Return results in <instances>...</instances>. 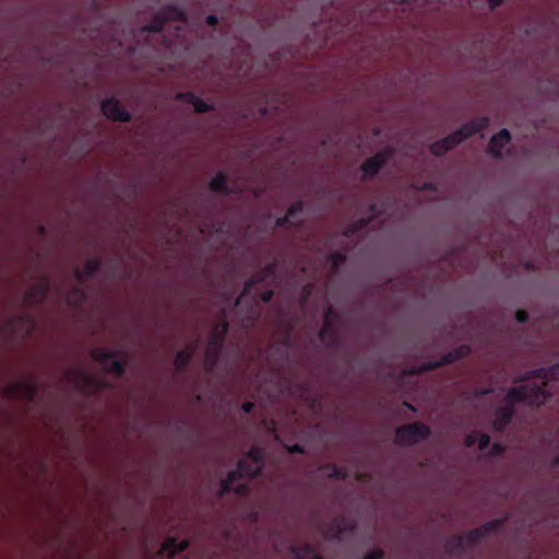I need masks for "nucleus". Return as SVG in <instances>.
<instances>
[{
	"label": "nucleus",
	"mask_w": 559,
	"mask_h": 559,
	"mask_svg": "<svg viewBox=\"0 0 559 559\" xmlns=\"http://www.w3.org/2000/svg\"><path fill=\"white\" fill-rule=\"evenodd\" d=\"M228 329L229 324L226 320V311L223 310L218 322H216L213 328L205 348V368L209 371H212L219 360Z\"/></svg>",
	"instance_id": "obj_3"
},
{
	"label": "nucleus",
	"mask_w": 559,
	"mask_h": 559,
	"mask_svg": "<svg viewBox=\"0 0 559 559\" xmlns=\"http://www.w3.org/2000/svg\"><path fill=\"white\" fill-rule=\"evenodd\" d=\"M459 360L460 359H459V356L456 355V352H454L452 349L449 353H447L445 355H443L438 360H431V361L424 362V364H421L419 366L412 367L407 371V373L412 374V376H417V374H420V373H424V372H427V371L436 370V369L441 368V367L447 366V365H451V364L456 362Z\"/></svg>",
	"instance_id": "obj_9"
},
{
	"label": "nucleus",
	"mask_w": 559,
	"mask_h": 559,
	"mask_svg": "<svg viewBox=\"0 0 559 559\" xmlns=\"http://www.w3.org/2000/svg\"><path fill=\"white\" fill-rule=\"evenodd\" d=\"M176 99L188 104H192L195 112L198 114H205L214 109V106L212 104L204 102L203 99L199 98L193 92L190 91L179 92L176 95Z\"/></svg>",
	"instance_id": "obj_15"
},
{
	"label": "nucleus",
	"mask_w": 559,
	"mask_h": 559,
	"mask_svg": "<svg viewBox=\"0 0 559 559\" xmlns=\"http://www.w3.org/2000/svg\"><path fill=\"white\" fill-rule=\"evenodd\" d=\"M551 466L552 467H558L559 466V454L556 455L552 461H551Z\"/></svg>",
	"instance_id": "obj_49"
},
{
	"label": "nucleus",
	"mask_w": 559,
	"mask_h": 559,
	"mask_svg": "<svg viewBox=\"0 0 559 559\" xmlns=\"http://www.w3.org/2000/svg\"><path fill=\"white\" fill-rule=\"evenodd\" d=\"M442 141L445 143L447 146H449V151L453 147L457 146L460 143H462L459 133L456 131L452 132L451 134L444 136Z\"/></svg>",
	"instance_id": "obj_33"
},
{
	"label": "nucleus",
	"mask_w": 559,
	"mask_h": 559,
	"mask_svg": "<svg viewBox=\"0 0 559 559\" xmlns=\"http://www.w3.org/2000/svg\"><path fill=\"white\" fill-rule=\"evenodd\" d=\"M503 524L502 520H492L485 523L483 526L478 527L481 530L483 536L485 537L487 534L498 530Z\"/></svg>",
	"instance_id": "obj_31"
},
{
	"label": "nucleus",
	"mask_w": 559,
	"mask_h": 559,
	"mask_svg": "<svg viewBox=\"0 0 559 559\" xmlns=\"http://www.w3.org/2000/svg\"><path fill=\"white\" fill-rule=\"evenodd\" d=\"M118 355L119 352L117 350L95 348L91 356L93 360L104 367L106 372L122 377L127 369V361L124 359H116Z\"/></svg>",
	"instance_id": "obj_6"
},
{
	"label": "nucleus",
	"mask_w": 559,
	"mask_h": 559,
	"mask_svg": "<svg viewBox=\"0 0 559 559\" xmlns=\"http://www.w3.org/2000/svg\"><path fill=\"white\" fill-rule=\"evenodd\" d=\"M102 264L99 258H92L86 261L83 269H75L74 275L79 282L83 283L85 280L93 277L100 270Z\"/></svg>",
	"instance_id": "obj_16"
},
{
	"label": "nucleus",
	"mask_w": 559,
	"mask_h": 559,
	"mask_svg": "<svg viewBox=\"0 0 559 559\" xmlns=\"http://www.w3.org/2000/svg\"><path fill=\"white\" fill-rule=\"evenodd\" d=\"M262 115H266V108L262 109Z\"/></svg>",
	"instance_id": "obj_54"
},
{
	"label": "nucleus",
	"mask_w": 559,
	"mask_h": 559,
	"mask_svg": "<svg viewBox=\"0 0 559 559\" xmlns=\"http://www.w3.org/2000/svg\"><path fill=\"white\" fill-rule=\"evenodd\" d=\"M273 296H274V292L271 290V289H267V290H264V292L261 293L260 299L264 304H269L272 300Z\"/></svg>",
	"instance_id": "obj_43"
},
{
	"label": "nucleus",
	"mask_w": 559,
	"mask_h": 559,
	"mask_svg": "<svg viewBox=\"0 0 559 559\" xmlns=\"http://www.w3.org/2000/svg\"><path fill=\"white\" fill-rule=\"evenodd\" d=\"M461 536L464 537L465 548L476 545L480 539L484 538L481 530H479L478 527L472 528L465 535Z\"/></svg>",
	"instance_id": "obj_26"
},
{
	"label": "nucleus",
	"mask_w": 559,
	"mask_h": 559,
	"mask_svg": "<svg viewBox=\"0 0 559 559\" xmlns=\"http://www.w3.org/2000/svg\"><path fill=\"white\" fill-rule=\"evenodd\" d=\"M329 260L334 269H338L346 261V255L343 252L335 251L329 255Z\"/></svg>",
	"instance_id": "obj_32"
},
{
	"label": "nucleus",
	"mask_w": 559,
	"mask_h": 559,
	"mask_svg": "<svg viewBox=\"0 0 559 559\" xmlns=\"http://www.w3.org/2000/svg\"><path fill=\"white\" fill-rule=\"evenodd\" d=\"M532 378L543 380L542 384H524L513 386L508 391L506 401L507 404L500 406L496 411V418L492 423V428L497 432H503L514 416L513 402L526 403L532 406H539L545 404L550 399V393L547 390V382L549 380H559V364L550 368H538L530 370L521 376L515 382L527 381Z\"/></svg>",
	"instance_id": "obj_1"
},
{
	"label": "nucleus",
	"mask_w": 559,
	"mask_h": 559,
	"mask_svg": "<svg viewBox=\"0 0 559 559\" xmlns=\"http://www.w3.org/2000/svg\"><path fill=\"white\" fill-rule=\"evenodd\" d=\"M313 559H322V557L318 554L313 555Z\"/></svg>",
	"instance_id": "obj_53"
},
{
	"label": "nucleus",
	"mask_w": 559,
	"mask_h": 559,
	"mask_svg": "<svg viewBox=\"0 0 559 559\" xmlns=\"http://www.w3.org/2000/svg\"><path fill=\"white\" fill-rule=\"evenodd\" d=\"M356 524L345 516L334 518L326 526L325 537L333 540H340L347 532H353Z\"/></svg>",
	"instance_id": "obj_10"
},
{
	"label": "nucleus",
	"mask_w": 559,
	"mask_h": 559,
	"mask_svg": "<svg viewBox=\"0 0 559 559\" xmlns=\"http://www.w3.org/2000/svg\"><path fill=\"white\" fill-rule=\"evenodd\" d=\"M265 463L264 451L260 448H252L245 457L237 463V468L230 471L222 481L221 495L230 491L239 496H247L250 492V486L247 483L236 485L243 477L254 478L262 474Z\"/></svg>",
	"instance_id": "obj_2"
},
{
	"label": "nucleus",
	"mask_w": 559,
	"mask_h": 559,
	"mask_svg": "<svg viewBox=\"0 0 559 559\" xmlns=\"http://www.w3.org/2000/svg\"><path fill=\"white\" fill-rule=\"evenodd\" d=\"M445 549L449 554L461 552L465 549L464 537L462 536H451L445 542Z\"/></svg>",
	"instance_id": "obj_24"
},
{
	"label": "nucleus",
	"mask_w": 559,
	"mask_h": 559,
	"mask_svg": "<svg viewBox=\"0 0 559 559\" xmlns=\"http://www.w3.org/2000/svg\"><path fill=\"white\" fill-rule=\"evenodd\" d=\"M489 126L488 117H479L469 122L464 123L461 128L456 130L461 141L463 142L466 139H469L474 134L485 130Z\"/></svg>",
	"instance_id": "obj_12"
},
{
	"label": "nucleus",
	"mask_w": 559,
	"mask_h": 559,
	"mask_svg": "<svg viewBox=\"0 0 559 559\" xmlns=\"http://www.w3.org/2000/svg\"><path fill=\"white\" fill-rule=\"evenodd\" d=\"M195 344H188L186 348L179 350L175 357V367L179 372H183L187 370L194 353H195Z\"/></svg>",
	"instance_id": "obj_19"
},
{
	"label": "nucleus",
	"mask_w": 559,
	"mask_h": 559,
	"mask_svg": "<svg viewBox=\"0 0 559 559\" xmlns=\"http://www.w3.org/2000/svg\"><path fill=\"white\" fill-rule=\"evenodd\" d=\"M370 221H371V218H360L358 221L353 222L346 228L345 235L348 236V237L356 235L357 233H359L362 229H365L369 225Z\"/></svg>",
	"instance_id": "obj_27"
},
{
	"label": "nucleus",
	"mask_w": 559,
	"mask_h": 559,
	"mask_svg": "<svg viewBox=\"0 0 559 559\" xmlns=\"http://www.w3.org/2000/svg\"><path fill=\"white\" fill-rule=\"evenodd\" d=\"M276 227H290V228H300L302 226V221L294 222L288 214L276 218L275 221Z\"/></svg>",
	"instance_id": "obj_28"
},
{
	"label": "nucleus",
	"mask_w": 559,
	"mask_h": 559,
	"mask_svg": "<svg viewBox=\"0 0 559 559\" xmlns=\"http://www.w3.org/2000/svg\"><path fill=\"white\" fill-rule=\"evenodd\" d=\"M292 551L296 556L297 559H305L306 557L312 555L313 549L310 545L306 544L302 547H297V546L292 547Z\"/></svg>",
	"instance_id": "obj_30"
},
{
	"label": "nucleus",
	"mask_w": 559,
	"mask_h": 559,
	"mask_svg": "<svg viewBox=\"0 0 559 559\" xmlns=\"http://www.w3.org/2000/svg\"><path fill=\"white\" fill-rule=\"evenodd\" d=\"M305 289H306V296H305L304 302H306V300H307V298H308L309 294L311 293V286H310V285H307V286L305 287Z\"/></svg>",
	"instance_id": "obj_50"
},
{
	"label": "nucleus",
	"mask_w": 559,
	"mask_h": 559,
	"mask_svg": "<svg viewBox=\"0 0 559 559\" xmlns=\"http://www.w3.org/2000/svg\"><path fill=\"white\" fill-rule=\"evenodd\" d=\"M453 350L456 352V355L459 356V359L461 360L471 354V346L463 344V345H460V346L453 348Z\"/></svg>",
	"instance_id": "obj_36"
},
{
	"label": "nucleus",
	"mask_w": 559,
	"mask_h": 559,
	"mask_svg": "<svg viewBox=\"0 0 559 559\" xmlns=\"http://www.w3.org/2000/svg\"><path fill=\"white\" fill-rule=\"evenodd\" d=\"M254 408L253 402H245L241 406V409L245 414H250Z\"/></svg>",
	"instance_id": "obj_45"
},
{
	"label": "nucleus",
	"mask_w": 559,
	"mask_h": 559,
	"mask_svg": "<svg viewBox=\"0 0 559 559\" xmlns=\"http://www.w3.org/2000/svg\"><path fill=\"white\" fill-rule=\"evenodd\" d=\"M506 452V447L502 443L495 442L491 445L490 454L493 456L502 455Z\"/></svg>",
	"instance_id": "obj_38"
},
{
	"label": "nucleus",
	"mask_w": 559,
	"mask_h": 559,
	"mask_svg": "<svg viewBox=\"0 0 559 559\" xmlns=\"http://www.w3.org/2000/svg\"><path fill=\"white\" fill-rule=\"evenodd\" d=\"M321 469L329 473V478L345 480L348 477V472L344 467L337 466L335 463H326Z\"/></svg>",
	"instance_id": "obj_23"
},
{
	"label": "nucleus",
	"mask_w": 559,
	"mask_h": 559,
	"mask_svg": "<svg viewBox=\"0 0 559 559\" xmlns=\"http://www.w3.org/2000/svg\"><path fill=\"white\" fill-rule=\"evenodd\" d=\"M228 177L225 173H217L210 181L209 189L213 192L223 193L225 195L231 194L234 191L228 187Z\"/></svg>",
	"instance_id": "obj_20"
},
{
	"label": "nucleus",
	"mask_w": 559,
	"mask_h": 559,
	"mask_svg": "<svg viewBox=\"0 0 559 559\" xmlns=\"http://www.w3.org/2000/svg\"><path fill=\"white\" fill-rule=\"evenodd\" d=\"M318 337L328 348L338 347V324L331 323L330 321H323L322 328L318 333Z\"/></svg>",
	"instance_id": "obj_11"
},
{
	"label": "nucleus",
	"mask_w": 559,
	"mask_h": 559,
	"mask_svg": "<svg viewBox=\"0 0 559 559\" xmlns=\"http://www.w3.org/2000/svg\"><path fill=\"white\" fill-rule=\"evenodd\" d=\"M305 210V203L302 201H297L295 203H293L288 210H287V214L289 215V217L293 219L297 214H300L302 213Z\"/></svg>",
	"instance_id": "obj_35"
},
{
	"label": "nucleus",
	"mask_w": 559,
	"mask_h": 559,
	"mask_svg": "<svg viewBox=\"0 0 559 559\" xmlns=\"http://www.w3.org/2000/svg\"><path fill=\"white\" fill-rule=\"evenodd\" d=\"M100 109L104 116L112 121L129 122L131 114L121 106L117 97H107L100 104Z\"/></svg>",
	"instance_id": "obj_8"
},
{
	"label": "nucleus",
	"mask_w": 559,
	"mask_h": 559,
	"mask_svg": "<svg viewBox=\"0 0 559 559\" xmlns=\"http://www.w3.org/2000/svg\"><path fill=\"white\" fill-rule=\"evenodd\" d=\"M78 377L83 382V386L85 389H102L110 386L108 382L97 380L83 371H78Z\"/></svg>",
	"instance_id": "obj_22"
},
{
	"label": "nucleus",
	"mask_w": 559,
	"mask_h": 559,
	"mask_svg": "<svg viewBox=\"0 0 559 559\" xmlns=\"http://www.w3.org/2000/svg\"><path fill=\"white\" fill-rule=\"evenodd\" d=\"M290 454H304L306 452L305 448L301 444H293L287 448Z\"/></svg>",
	"instance_id": "obj_42"
},
{
	"label": "nucleus",
	"mask_w": 559,
	"mask_h": 559,
	"mask_svg": "<svg viewBox=\"0 0 559 559\" xmlns=\"http://www.w3.org/2000/svg\"><path fill=\"white\" fill-rule=\"evenodd\" d=\"M388 158L389 154L386 152H379L367 158L361 165L364 175L367 177H374L385 165Z\"/></svg>",
	"instance_id": "obj_14"
},
{
	"label": "nucleus",
	"mask_w": 559,
	"mask_h": 559,
	"mask_svg": "<svg viewBox=\"0 0 559 559\" xmlns=\"http://www.w3.org/2000/svg\"><path fill=\"white\" fill-rule=\"evenodd\" d=\"M323 321H330L331 323L338 324L341 321V314L333 307H328Z\"/></svg>",
	"instance_id": "obj_34"
},
{
	"label": "nucleus",
	"mask_w": 559,
	"mask_h": 559,
	"mask_svg": "<svg viewBox=\"0 0 559 559\" xmlns=\"http://www.w3.org/2000/svg\"><path fill=\"white\" fill-rule=\"evenodd\" d=\"M269 278L266 275L262 272V270H259L255 272L250 278H248L245 282L243 288L240 293V295L236 299V306H238L242 299L248 297L251 294V290L253 287L258 284H264Z\"/></svg>",
	"instance_id": "obj_17"
},
{
	"label": "nucleus",
	"mask_w": 559,
	"mask_h": 559,
	"mask_svg": "<svg viewBox=\"0 0 559 559\" xmlns=\"http://www.w3.org/2000/svg\"><path fill=\"white\" fill-rule=\"evenodd\" d=\"M403 406H405L407 409H409L413 413L417 412V408L409 402H406V401L403 402Z\"/></svg>",
	"instance_id": "obj_48"
},
{
	"label": "nucleus",
	"mask_w": 559,
	"mask_h": 559,
	"mask_svg": "<svg viewBox=\"0 0 559 559\" xmlns=\"http://www.w3.org/2000/svg\"><path fill=\"white\" fill-rule=\"evenodd\" d=\"M189 546L190 542L188 539L178 540L175 537H169L164 542L162 546V552L168 555L170 558H174L177 554L188 549Z\"/></svg>",
	"instance_id": "obj_18"
},
{
	"label": "nucleus",
	"mask_w": 559,
	"mask_h": 559,
	"mask_svg": "<svg viewBox=\"0 0 559 559\" xmlns=\"http://www.w3.org/2000/svg\"><path fill=\"white\" fill-rule=\"evenodd\" d=\"M430 435L431 429L428 425L415 421L397 427L395 430V441L400 445H412L426 440Z\"/></svg>",
	"instance_id": "obj_5"
},
{
	"label": "nucleus",
	"mask_w": 559,
	"mask_h": 559,
	"mask_svg": "<svg viewBox=\"0 0 559 559\" xmlns=\"http://www.w3.org/2000/svg\"><path fill=\"white\" fill-rule=\"evenodd\" d=\"M364 559H367V557L365 556V558H364Z\"/></svg>",
	"instance_id": "obj_55"
},
{
	"label": "nucleus",
	"mask_w": 559,
	"mask_h": 559,
	"mask_svg": "<svg viewBox=\"0 0 559 559\" xmlns=\"http://www.w3.org/2000/svg\"><path fill=\"white\" fill-rule=\"evenodd\" d=\"M503 0H488L489 7L491 10L497 9L502 4Z\"/></svg>",
	"instance_id": "obj_46"
},
{
	"label": "nucleus",
	"mask_w": 559,
	"mask_h": 559,
	"mask_svg": "<svg viewBox=\"0 0 559 559\" xmlns=\"http://www.w3.org/2000/svg\"><path fill=\"white\" fill-rule=\"evenodd\" d=\"M490 436L487 435V433H480L479 435V438H478V448L479 450L484 451L486 449H488L489 444H490Z\"/></svg>",
	"instance_id": "obj_37"
},
{
	"label": "nucleus",
	"mask_w": 559,
	"mask_h": 559,
	"mask_svg": "<svg viewBox=\"0 0 559 559\" xmlns=\"http://www.w3.org/2000/svg\"><path fill=\"white\" fill-rule=\"evenodd\" d=\"M367 559H383L384 558V551L381 548H376L372 551H370L368 555H366Z\"/></svg>",
	"instance_id": "obj_41"
},
{
	"label": "nucleus",
	"mask_w": 559,
	"mask_h": 559,
	"mask_svg": "<svg viewBox=\"0 0 559 559\" xmlns=\"http://www.w3.org/2000/svg\"><path fill=\"white\" fill-rule=\"evenodd\" d=\"M515 320L519 323H526L528 321V313H527V311H525L523 309L516 310V312H515Z\"/></svg>",
	"instance_id": "obj_40"
},
{
	"label": "nucleus",
	"mask_w": 559,
	"mask_h": 559,
	"mask_svg": "<svg viewBox=\"0 0 559 559\" xmlns=\"http://www.w3.org/2000/svg\"><path fill=\"white\" fill-rule=\"evenodd\" d=\"M254 193H255V195H257V197H260V195H261V193H262V190H260V189H259V190H257Z\"/></svg>",
	"instance_id": "obj_52"
},
{
	"label": "nucleus",
	"mask_w": 559,
	"mask_h": 559,
	"mask_svg": "<svg viewBox=\"0 0 559 559\" xmlns=\"http://www.w3.org/2000/svg\"><path fill=\"white\" fill-rule=\"evenodd\" d=\"M50 290V278L44 275L37 283L26 289L24 300L29 307L41 306L48 298Z\"/></svg>",
	"instance_id": "obj_7"
},
{
	"label": "nucleus",
	"mask_w": 559,
	"mask_h": 559,
	"mask_svg": "<svg viewBox=\"0 0 559 559\" xmlns=\"http://www.w3.org/2000/svg\"><path fill=\"white\" fill-rule=\"evenodd\" d=\"M206 24H207L209 26H212V27L217 26V25H218V16H217V15H215V14H209V15L206 16Z\"/></svg>",
	"instance_id": "obj_44"
},
{
	"label": "nucleus",
	"mask_w": 559,
	"mask_h": 559,
	"mask_svg": "<svg viewBox=\"0 0 559 559\" xmlns=\"http://www.w3.org/2000/svg\"><path fill=\"white\" fill-rule=\"evenodd\" d=\"M10 389L14 393L20 392L28 401H33L38 393L37 384L32 381L14 383Z\"/></svg>",
	"instance_id": "obj_21"
},
{
	"label": "nucleus",
	"mask_w": 559,
	"mask_h": 559,
	"mask_svg": "<svg viewBox=\"0 0 559 559\" xmlns=\"http://www.w3.org/2000/svg\"><path fill=\"white\" fill-rule=\"evenodd\" d=\"M476 442V437L474 435H469L466 438V445L472 447Z\"/></svg>",
	"instance_id": "obj_47"
},
{
	"label": "nucleus",
	"mask_w": 559,
	"mask_h": 559,
	"mask_svg": "<svg viewBox=\"0 0 559 559\" xmlns=\"http://www.w3.org/2000/svg\"><path fill=\"white\" fill-rule=\"evenodd\" d=\"M67 299L69 304L79 307L85 302L86 294L81 287H74L69 292Z\"/></svg>",
	"instance_id": "obj_25"
},
{
	"label": "nucleus",
	"mask_w": 559,
	"mask_h": 559,
	"mask_svg": "<svg viewBox=\"0 0 559 559\" xmlns=\"http://www.w3.org/2000/svg\"><path fill=\"white\" fill-rule=\"evenodd\" d=\"M370 210H371L372 216H376L378 214L376 205H371Z\"/></svg>",
	"instance_id": "obj_51"
},
{
	"label": "nucleus",
	"mask_w": 559,
	"mask_h": 559,
	"mask_svg": "<svg viewBox=\"0 0 559 559\" xmlns=\"http://www.w3.org/2000/svg\"><path fill=\"white\" fill-rule=\"evenodd\" d=\"M277 263L272 262L265 265L262 270V272L266 275L267 278L272 277L276 271Z\"/></svg>",
	"instance_id": "obj_39"
},
{
	"label": "nucleus",
	"mask_w": 559,
	"mask_h": 559,
	"mask_svg": "<svg viewBox=\"0 0 559 559\" xmlns=\"http://www.w3.org/2000/svg\"><path fill=\"white\" fill-rule=\"evenodd\" d=\"M186 19V13L181 8L176 4H168L153 13L150 22L142 27V31L145 33H160L167 22H185Z\"/></svg>",
	"instance_id": "obj_4"
},
{
	"label": "nucleus",
	"mask_w": 559,
	"mask_h": 559,
	"mask_svg": "<svg viewBox=\"0 0 559 559\" xmlns=\"http://www.w3.org/2000/svg\"><path fill=\"white\" fill-rule=\"evenodd\" d=\"M430 152L432 155L440 157L449 152V146L441 139L431 144Z\"/></svg>",
	"instance_id": "obj_29"
},
{
	"label": "nucleus",
	"mask_w": 559,
	"mask_h": 559,
	"mask_svg": "<svg viewBox=\"0 0 559 559\" xmlns=\"http://www.w3.org/2000/svg\"><path fill=\"white\" fill-rule=\"evenodd\" d=\"M511 141V133L508 129H501L493 134L488 143V152L496 158L502 157V151Z\"/></svg>",
	"instance_id": "obj_13"
}]
</instances>
